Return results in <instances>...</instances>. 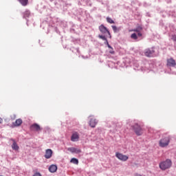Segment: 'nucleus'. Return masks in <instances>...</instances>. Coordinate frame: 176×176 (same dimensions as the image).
<instances>
[{"mask_svg": "<svg viewBox=\"0 0 176 176\" xmlns=\"http://www.w3.org/2000/svg\"><path fill=\"white\" fill-rule=\"evenodd\" d=\"M155 53L153 48L147 49L144 52V54L146 57H152V55Z\"/></svg>", "mask_w": 176, "mask_h": 176, "instance_id": "nucleus-7", "label": "nucleus"}, {"mask_svg": "<svg viewBox=\"0 0 176 176\" xmlns=\"http://www.w3.org/2000/svg\"><path fill=\"white\" fill-rule=\"evenodd\" d=\"M98 38H100V39H102V41H107V37H105L104 36L99 35Z\"/></svg>", "mask_w": 176, "mask_h": 176, "instance_id": "nucleus-23", "label": "nucleus"}, {"mask_svg": "<svg viewBox=\"0 0 176 176\" xmlns=\"http://www.w3.org/2000/svg\"><path fill=\"white\" fill-rule=\"evenodd\" d=\"M171 39H172V41H176V35L175 34L172 35Z\"/></svg>", "mask_w": 176, "mask_h": 176, "instance_id": "nucleus-27", "label": "nucleus"}, {"mask_svg": "<svg viewBox=\"0 0 176 176\" xmlns=\"http://www.w3.org/2000/svg\"><path fill=\"white\" fill-rule=\"evenodd\" d=\"M71 141L73 142H76L79 141V134L77 132L74 133L71 137Z\"/></svg>", "mask_w": 176, "mask_h": 176, "instance_id": "nucleus-8", "label": "nucleus"}, {"mask_svg": "<svg viewBox=\"0 0 176 176\" xmlns=\"http://www.w3.org/2000/svg\"><path fill=\"white\" fill-rule=\"evenodd\" d=\"M135 176H142V175H140V174H138V173H135Z\"/></svg>", "mask_w": 176, "mask_h": 176, "instance_id": "nucleus-30", "label": "nucleus"}, {"mask_svg": "<svg viewBox=\"0 0 176 176\" xmlns=\"http://www.w3.org/2000/svg\"><path fill=\"white\" fill-rule=\"evenodd\" d=\"M22 124H23V120L19 118L16 120V121L12 123V126H14V127H19V126H21Z\"/></svg>", "mask_w": 176, "mask_h": 176, "instance_id": "nucleus-11", "label": "nucleus"}, {"mask_svg": "<svg viewBox=\"0 0 176 176\" xmlns=\"http://www.w3.org/2000/svg\"><path fill=\"white\" fill-rule=\"evenodd\" d=\"M50 173H56L57 171V166L52 164L49 167Z\"/></svg>", "mask_w": 176, "mask_h": 176, "instance_id": "nucleus-15", "label": "nucleus"}, {"mask_svg": "<svg viewBox=\"0 0 176 176\" xmlns=\"http://www.w3.org/2000/svg\"><path fill=\"white\" fill-rule=\"evenodd\" d=\"M105 42V45H107V47H109V49H112V47L109 45V43H108V40L106 38V40H104Z\"/></svg>", "mask_w": 176, "mask_h": 176, "instance_id": "nucleus-22", "label": "nucleus"}, {"mask_svg": "<svg viewBox=\"0 0 176 176\" xmlns=\"http://www.w3.org/2000/svg\"><path fill=\"white\" fill-rule=\"evenodd\" d=\"M99 30L102 34H108L109 35H111V32H109V30H108L107 27L104 26V25L99 26Z\"/></svg>", "mask_w": 176, "mask_h": 176, "instance_id": "nucleus-5", "label": "nucleus"}, {"mask_svg": "<svg viewBox=\"0 0 176 176\" xmlns=\"http://www.w3.org/2000/svg\"><path fill=\"white\" fill-rule=\"evenodd\" d=\"M31 14V12L30 11L27 10L23 13V17L24 19H27L28 17H30V15Z\"/></svg>", "mask_w": 176, "mask_h": 176, "instance_id": "nucleus-18", "label": "nucleus"}, {"mask_svg": "<svg viewBox=\"0 0 176 176\" xmlns=\"http://www.w3.org/2000/svg\"><path fill=\"white\" fill-rule=\"evenodd\" d=\"M131 31L133 32H141V31H142V27L141 25H139L135 29H133Z\"/></svg>", "mask_w": 176, "mask_h": 176, "instance_id": "nucleus-16", "label": "nucleus"}, {"mask_svg": "<svg viewBox=\"0 0 176 176\" xmlns=\"http://www.w3.org/2000/svg\"><path fill=\"white\" fill-rule=\"evenodd\" d=\"M30 129L32 131H41L42 129H41V126L38 124H33L30 126Z\"/></svg>", "mask_w": 176, "mask_h": 176, "instance_id": "nucleus-6", "label": "nucleus"}, {"mask_svg": "<svg viewBox=\"0 0 176 176\" xmlns=\"http://www.w3.org/2000/svg\"><path fill=\"white\" fill-rule=\"evenodd\" d=\"M107 23H109V24H115V21H113L110 17L107 18Z\"/></svg>", "mask_w": 176, "mask_h": 176, "instance_id": "nucleus-20", "label": "nucleus"}, {"mask_svg": "<svg viewBox=\"0 0 176 176\" xmlns=\"http://www.w3.org/2000/svg\"><path fill=\"white\" fill-rule=\"evenodd\" d=\"M32 176H42V175L41 174V173L36 172Z\"/></svg>", "mask_w": 176, "mask_h": 176, "instance_id": "nucleus-26", "label": "nucleus"}, {"mask_svg": "<svg viewBox=\"0 0 176 176\" xmlns=\"http://www.w3.org/2000/svg\"><path fill=\"white\" fill-rule=\"evenodd\" d=\"M11 141H12L13 142L12 144V148L13 149V151H19V145H17L16 140H14V139H11Z\"/></svg>", "mask_w": 176, "mask_h": 176, "instance_id": "nucleus-12", "label": "nucleus"}, {"mask_svg": "<svg viewBox=\"0 0 176 176\" xmlns=\"http://www.w3.org/2000/svg\"><path fill=\"white\" fill-rule=\"evenodd\" d=\"M131 38L132 39H135V40L138 39V36H137V34H135V33L132 34L131 35Z\"/></svg>", "mask_w": 176, "mask_h": 176, "instance_id": "nucleus-21", "label": "nucleus"}, {"mask_svg": "<svg viewBox=\"0 0 176 176\" xmlns=\"http://www.w3.org/2000/svg\"><path fill=\"white\" fill-rule=\"evenodd\" d=\"M23 6H27L28 5V0H18Z\"/></svg>", "mask_w": 176, "mask_h": 176, "instance_id": "nucleus-17", "label": "nucleus"}, {"mask_svg": "<svg viewBox=\"0 0 176 176\" xmlns=\"http://www.w3.org/2000/svg\"><path fill=\"white\" fill-rule=\"evenodd\" d=\"M2 122H3V120H2L1 118H0V124H1V123H2Z\"/></svg>", "mask_w": 176, "mask_h": 176, "instance_id": "nucleus-29", "label": "nucleus"}, {"mask_svg": "<svg viewBox=\"0 0 176 176\" xmlns=\"http://www.w3.org/2000/svg\"><path fill=\"white\" fill-rule=\"evenodd\" d=\"M68 150L70 152H72V153H80V152H82V151H80V149L74 148V147H72V148H69Z\"/></svg>", "mask_w": 176, "mask_h": 176, "instance_id": "nucleus-14", "label": "nucleus"}, {"mask_svg": "<svg viewBox=\"0 0 176 176\" xmlns=\"http://www.w3.org/2000/svg\"><path fill=\"white\" fill-rule=\"evenodd\" d=\"M132 129L134 130L136 135H142L144 133V130L138 124H135L133 126H132Z\"/></svg>", "mask_w": 176, "mask_h": 176, "instance_id": "nucleus-3", "label": "nucleus"}, {"mask_svg": "<svg viewBox=\"0 0 176 176\" xmlns=\"http://www.w3.org/2000/svg\"><path fill=\"white\" fill-rule=\"evenodd\" d=\"M116 157H118L119 160H121V162H127V160H129V156L120 153H116Z\"/></svg>", "mask_w": 176, "mask_h": 176, "instance_id": "nucleus-4", "label": "nucleus"}, {"mask_svg": "<svg viewBox=\"0 0 176 176\" xmlns=\"http://www.w3.org/2000/svg\"><path fill=\"white\" fill-rule=\"evenodd\" d=\"M111 50L109 51L110 54H115V51H113V48H110Z\"/></svg>", "mask_w": 176, "mask_h": 176, "instance_id": "nucleus-25", "label": "nucleus"}, {"mask_svg": "<svg viewBox=\"0 0 176 176\" xmlns=\"http://www.w3.org/2000/svg\"><path fill=\"white\" fill-rule=\"evenodd\" d=\"M97 123L98 122L96 118H91L89 121V126L94 129V127H96V126L97 125Z\"/></svg>", "mask_w": 176, "mask_h": 176, "instance_id": "nucleus-13", "label": "nucleus"}, {"mask_svg": "<svg viewBox=\"0 0 176 176\" xmlns=\"http://www.w3.org/2000/svg\"><path fill=\"white\" fill-rule=\"evenodd\" d=\"M53 155V151L52 149H47L45 151V159H50Z\"/></svg>", "mask_w": 176, "mask_h": 176, "instance_id": "nucleus-10", "label": "nucleus"}, {"mask_svg": "<svg viewBox=\"0 0 176 176\" xmlns=\"http://www.w3.org/2000/svg\"><path fill=\"white\" fill-rule=\"evenodd\" d=\"M70 162L71 163H73L74 164H78L79 163V161L78 160V159L76 158H72L71 160H70Z\"/></svg>", "mask_w": 176, "mask_h": 176, "instance_id": "nucleus-19", "label": "nucleus"}, {"mask_svg": "<svg viewBox=\"0 0 176 176\" xmlns=\"http://www.w3.org/2000/svg\"><path fill=\"white\" fill-rule=\"evenodd\" d=\"M167 65L168 67H175L176 65L175 60L173 59V58L168 59Z\"/></svg>", "mask_w": 176, "mask_h": 176, "instance_id": "nucleus-9", "label": "nucleus"}, {"mask_svg": "<svg viewBox=\"0 0 176 176\" xmlns=\"http://www.w3.org/2000/svg\"><path fill=\"white\" fill-rule=\"evenodd\" d=\"M159 144L161 148H166V146H168V144H170V136H166L162 138L160 140Z\"/></svg>", "mask_w": 176, "mask_h": 176, "instance_id": "nucleus-2", "label": "nucleus"}, {"mask_svg": "<svg viewBox=\"0 0 176 176\" xmlns=\"http://www.w3.org/2000/svg\"><path fill=\"white\" fill-rule=\"evenodd\" d=\"M171 166H173V162H171V160L168 159L164 162H162L159 165L160 168H161V170H163L164 171L170 168Z\"/></svg>", "mask_w": 176, "mask_h": 176, "instance_id": "nucleus-1", "label": "nucleus"}, {"mask_svg": "<svg viewBox=\"0 0 176 176\" xmlns=\"http://www.w3.org/2000/svg\"><path fill=\"white\" fill-rule=\"evenodd\" d=\"M112 28H113V31L114 32H116V31H118V28L116 27V26H112Z\"/></svg>", "mask_w": 176, "mask_h": 176, "instance_id": "nucleus-24", "label": "nucleus"}, {"mask_svg": "<svg viewBox=\"0 0 176 176\" xmlns=\"http://www.w3.org/2000/svg\"><path fill=\"white\" fill-rule=\"evenodd\" d=\"M138 36H142V34L140 32H138Z\"/></svg>", "mask_w": 176, "mask_h": 176, "instance_id": "nucleus-28", "label": "nucleus"}]
</instances>
